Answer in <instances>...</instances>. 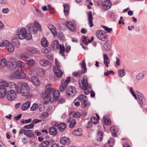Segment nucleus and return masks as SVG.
Wrapping results in <instances>:
<instances>
[{
	"instance_id": "obj_1",
	"label": "nucleus",
	"mask_w": 147,
	"mask_h": 147,
	"mask_svg": "<svg viewBox=\"0 0 147 147\" xmlns=\"http://www.w3.org/2000/svg\"><path fill=\"white\" fill-rule=\"evenodd\" d=\"M79 82L80 88L82 89H84V93L87 95L90 94L91 91V86L88 83V78L87 76H84L81 82L79 81Z\"/></svg>"
},
{
	"instance_id": "obj_2",
	"label": "nucleus",
	"mask_w": 147,
	"mask_h": 147,
	"mask_svg": "<svg viewBox=\"0 0 147 147\" xmlns=\"http://www.w3.org/2000/svg\"><path fill=\"white\" fill-rule=\"evenodd\" d=\"M27 29L29 31L28 34H35L38 31H41V27L40 24L37 21H35L34 24L29 23L27 26Z\"/></svg>"
},
{
	"instance_id": "obj_3",
	"label": "nucleus",
	"mask_w": 147,
	"mask_h": 147,
	"mask_svg": "<svg viewBox=\"0 0 147 147\" xmlns=\"http://www.w3.org/2000/svg\"><path fill=\"white\" fill-rule=\"evenodd\" d=\"M16 34L18 35V38L21 40L26 39L27 40H30L32 38V34H28L26 29L24 28L17 30Z\"/></svg>"
},
{
	"instance_id": "obj_4",
	"label": "nucleus",
	"mask_w": 147,
	"mask_h": 147,
	"mask_svg": "<svg viewBox=\"0 0 147 147\" xmlns=\"http://www.w3.org/2000/svg\"><path fill=\"white\" fill-rule=\"evenodd\" d=\"M17 93H20L23 96H26L29 93L30 89L28 85L26 83H22L21 85V88L19 87Z\"/></svg>"
},
{
	"instance_id": "obj_5",
	"label": "nucleus",
	"mask_w": 147,
	"mask_h": 147,
	"mask_svg": "<svg viewBox=\"0 0 147 147\" xmlns=\"http://www.w3.org/2000/svg\"><path fill=\"white\" fill-rule=\"evenodd\" d=\"M82 71L78 72H74L73 73V76L75 77H80L82 74H84L86 72L87 68L86 66V63L84 60H83L82 61L81 65Z\"/></svg>"
},
{
	"instance_id": "obj_6",
	"label": "nucleus",
	"mask_w": 147,
	"mask_h": 147,
	"mask_svg": "<svg viewBox=\"0 0 147 147\" xmlns=\"http://www.w3.org/2000/svg\"><path fill=\"white\" fill-rule=\"evenodd\" d=\"M70 77H67L66 80H64V79L61 80V86L59 87V90L61 92H63L65 89L67 84L70 82Z\"/></svg>"
},
{
	"instance_id": "obj_7",
	"label": "nucleus",
	"mask_w": 147,
	"mask_h": 147,
	"mask_svg": "<svg viewBox=\"0 0 147 147\" xmlns=\"http://www.w3.org/2000/svg\"><path fill=\"white\" fill-rule=\"evenodd\" d=\"M26 74L22 71L19 70L15 71L11 75L12 78L18 79H23L25 78Z\"/></svg>"
},
{
	"instance_id": "obj_8",
	"label": "nucleus",
	"mask_w": 147,
	"mask_h": 147,
	"mask_svg": "<svg viewBox=\"0 0 147 147\" xmlns=\"http://www.w3.org/2000/svg\"><path fill=\"white\" fill-rule=\"evenodd\" d=\"M96 34L97 37L100 40L105 41L106 38L105 32L103 30H100L97 31Z\"/></svg>"
},
{
	"instance_id": "obj_9",
	"label": "nucleus",
	"mask_w": 147,
	"mask_h": 147,
	"mask_svg": "<svg viewBox=\"0 0 147 147\" xmlns=\"http://www.w3.org/2000/svg\"><path fill=\"white\" fill-rule=\"evenodd\" d=\"M50 90H46L44 93H42L41 95V97L44 98V100H45L46 102L50 100L51 101H52L51 100L52 98H51V95L52 92H50Z\"/></svg>"
},
{
	"instance_id": "obj_10",
	"label": "nucleus",
	"mask_w": 147,
	"mask_h": 147,
	"mask_svg": "<svg viewBox=\"0 0 147 147\" xmlns=\"http://www.w3.org/2000/svg\"><path fill=\"white\" fill-rule=\"evenodd\" d=\"M66 94L71 97H73L76 94V90L75 88L72 86H68L66 91Z\"/></svg>"
},
{
	"instance_id": "obj_11",
	"label": "nucleus",
	"mask_w": 147,
	"mask_h": 147,
	"mask_svg": "<svg viewBox=\"0 0 147 147\" xmlns=\"http://www.w3.org/2000/svg\"><path fill=\"white\" fill-rule=\"evenodd\" d=\"M17 97L16 93L13 90H9L7 94V99L10 101L14 100Z\"/></svg>"
},
{
	"instance_id": "obj_12",
	"label": "nucleus",
	"mask_w": 147,
	"mask_h": 147,
	"mask_svg": "<svg viewBox=\"0 0 147 147\" xmlns=\"http://www.w3.org/2000/svg\"><path fill=\"white\" fill-rule=\"evenodd\" d=\"M60 142L63 145L67 146L70 144V140L68 137L64 136L61 138Z\"/></svg>"
},
{
	"instance_id": "obj_13",
	"label": "nucleus",
	"mask_w": 147,
	"mask_h": 147,
	"mask_svg": "<svg viewBox=\"0 0 147 147\" xmlns=\"http://www.w3.org/2000/svg\"><path fill=\"white\" fill-rule=\"evenodd\" d=\"M87 14L88 24L90 27H92L94 26L92 22L93 17L92 16V12L91 11H88L87 12Z\"/></svg>"
},
{
	"instance_id": "obj_14",
	"label": "nucleus",
	"mask_w": 147,
	"mask_h": 147,
	"mask_svg": "<svg viewBox=\"0 0 147 147\" xmlns=\"http://www.w3.org/2000/svg\"><path fill=\"white\" fill-rule=\"evenodd\" d=\"M53 71L54 74L56 77L58 78H61L62 75V72L59 67H54Z\"/></svg>"
},
{
	"instance_id": "obj_15",
	"label": "nucleus",
	"mask_w": 147,
	"mask_h": 147,
	"mask_svg": "<svg viewBox=\"0 0 147 147\" xmlns=\"http://www.w3.org/2000/svg\"><path fill=\"white\" fill-rule=\"evenodd\" d=\"M26 49L28 52L32 54H36L39 53V50L34 47H27Z\"/></svg>"
},
{
	"instance_id": "obj_16",
	"label": "nucleus",
	"mask_w": 147,
	"mask_h": 147,
	"mask_svg": "<svg viewBox=\"0 0 147 147\" xmlns=\"http://www.w3.org/2000/svg\"><path fill=\"white\" fill-rule=\"evenodd\" d=\"M66 26L70 30L75 32L76 31L75 26L71 22H66L65 23Z\"/></svg>"
},
{
	"instance_id": "obj_17",
	"label": "nucleus",
	"mask_w": 147,
	"mask_h": 147,
	"mask_svg": "<svg viewBox=\"0 0 147 147\" xmlns=\"http://www.w3.org/2000/svg\"><path fill=\"white\" fill-rule=\"evenodd\" d=\"M48 28L52 33L54 37L57 35L56 30L55 27L53 25L49 24Z\"/></svg>"
},
{
	"instance_id": "obj_18",
	"label": "nucleus",
	"mask_w": 147,
	"mask_h": 147,
	"mask_svg": "<svg viewBox=\"0 0 147 147\" xmlns=\"http://www.w3.org/2000/svg\"><path fill=\"white\" fill-rule=\"evenodd\" d=\"M111 5V2L109 0H107L105 1V4L103 5V7L105 10L109 9Z\"/></svg>"
},
{
	"instance_id": "obj_19",
	"label": "nucleus",
	"mask_w": 147,
	"mask_h": 147,
	"mask_svg": "<svg viewBox=\"0 0 147 147\" xmlns=\"http://www.w3.org/2000/svg\"><path fill=\"white\" fill-rule=\"evenodd\" d=\"M8 51L9 53L13 52L14 50V49L13 45L8 41L7 45L5 47Z\"/></svg>"
},
{
	"instance_id": "obj_20",
	"label": "nucleus",
	"mask_w": 147,
	"mask_h": 147,
	"mask_svg": "<svg viewBox=\"0 0 147 147\" xmlns=\"http://www.w3.org/2000/svg\"><path fill=\"white\" fill-rule=\"evenodd\" d=\"M104 63L107 67H109L108 65L110 63V59L107 55L106 54H103Z\"/></svg>"
},
{
	"instance_id": "obj_21",
	"label": "nucleus",
	"mask_w": 147,
	"mask_h": 147,
	"mask_svg": "<svg viewBox=\"0 0 147 147\" xmlns=\"http://www.w3.org/2000/svg\"><path fill=\"white\" fill-rule=\"evenodd\" d=\"M7 90L2 86H0V97L3 98L5 96V93Z\"/></svg>"
},
{
	"instance_id": "obj_22",
	"label": "nucleus",
	"mask_w": 147,
	"mask_h": 147,
	"mask_svg": "<svg viewBox=\"0 0 147 147\" xmlns=\"http://www.w3.org/2000/svg\"><path fill=\"white\" fill-rule=\"evenodd\" d=\"M52 94L53 95L52 99H53L54 100H56L60 96L59 92L58 90H53Z\"/></svg>"
},
{
	"instance_id": "obj_23",
	"label": "nucleus",
	"mask_w": 147,
	"mask_h": 147,
	"mask_svg": "<svg viewBox=\"0 0 147 147\" xmlns=\"http://www.w3.org/2000/svg\"><path fill=\"white\" fill-rule=\"evenodd\" d=\"M50 134L53 136L56 135L57 133V130L56 128L54 127H51L49 129Z\"/></svg>"
},
{
	"instance_id": "obj_24",
	"label": "nucleus",
	"mask_w": 147,
	"mask_h": 147,
	"mask_svg": "<svg viewBox=\"0 0 147 147\" xmlns=\"http://www.w3.org/2000/svg\"><path fill=\"white\" fill-rule=\"evenodd\" d=\"M50 63L48 60L41 59L39 61L40 64L42 66L45 67L48 65Z\"/></svg>"
},
{
	"instance_id": "obj_25",
	"label": "nucleus",
	"mask_w": 147,
	"mask_h": 147,
	"mask_svg": "<svg viewBox=\"0 0 147 147\" xmlns=\"http://www.w3.org/2000/svg\"><path fill=\"white\" fill-rule=\"evenodd\" d=\"M69 4H65L63 5L64 12L66 16L67 15L69 12L70 7Z\"/></svg>"
},
{
	"instance_id": "obj_26",
	"label": "nucleus",
	"mask_w": 147,
	"mask_h": 147,
	"mask_svg": "<svg viewBox=\"0 0 147 147\" xmlns=\"http://www.w3.org/2000/svg\"><path fill=\"white\" fill-rule=\"evenodd\" d=\"M58 127L59 131L63 132L66 128V125L64 123H61L58 125Z\"/></svg>"
},
{
	"instance_id": "obj_27",
	"label": "nucleus",
	"mask_w": 147,
	"mask_h": 147,
	"mask_svg": "<svg viewBox=\"0 0 147 147\" xmlns=\"http://www.w3.org/2000/svg\"><path fill=\"white\" fill-rule=\"evenodd\" d=\"M59 49H60L59 54L60 55L65 57V55L64 54L65 51V48L64 45H60Z\"/></svg>"
},
{
	"instance_id": "obj_28",
	"label": "nucleus",
	"mask_w": 147,
	"mask_h": 147,
	"mask_svg": "<svg viewBox=\"0 0 147 147\" xmlns=\"http://www.w3.org/2000/svg\"><path fill=\"white\" fill-rule=\"evenodd\" d=\"M78 98L81 102H86L88 101V99L86 96L83 94H81L78 97Z\"/></svg>"
},
{
	"instance_id": "obj_29",
	"label": "nucleus",
	"mask_w": 147,
	"mask_h": 147,
	"mask_svg": "<svg viewBox=\"0 0 147 147\" xmlns=\"http://www.w3.org/2000/svg\"><path fill=\"white\" fill-rule=\"evenodd\" d=\"M8 86L10 88L14 89L17 92L19 89V86L17 85L16 84L13 82H10L8 83Z\"/></svg>"
},
{
	"instance_id": "obj_30",
	"label": "nucleus",
	"mask_w": 147,
	"mask_h": 147,
	"mask_svg": "<svg viewBox=\"0 0 147 147\" xmlns=\"http://www.w3.org/2000/svg\"><path fill=\"white\" fill-rule=\"evenodd\" d=\"M30 102L28 101L24 103L21 107L22 110H26L28 109L30 107Z\"/></svg>"
},
{
	"instance_id": "obj_31",
	"label": "nucleus",
	"mask_w": 147,
	"mask_h": 147,
	"mask_svg": "<svg viewBox=\"0 0 147 147\" xmlns=\"http://www.w3.org/2000/svg\"><path fill=\"white\" fill-rule=\"evenodd\" d=\"M73 134L75 136L81 135L82 133V131L81 128H79L73 132Z\"/></svg>"
},
{
	"instance_id": "obj_32",
	"label": "nucleus",
	"mask_w": 147,
	"mask_h": 147,
	"mask_svg": "<svg viewBox=\"0 0 147 147\" xmlns=\"http://www.w3.org/2000/svg\"><path fill=\"white\" fill-rule=\"evenodd\" d=\"M59 42L56 40L53 42L51 46L54 50H56L59 49Z\"/></svg>"
},
{
	"instance_id": "obj_33",
	"label": "nucleus",
	"mask_w": 147,
	"mask_h": 147,
	"mask_svg": "<svg viewBox=\"0 0 147 147\" xmlns=\"http://www.w3.org/2000/svg\"><path fill=\"white\" fill-rule=\"evenodd\" d=\"M17 65L18 67L21 69L22 71L24 70V67L25 65L24 63L20 61H18L17 62Z\"/></svg>"
},
{
	"instance_id": "obj_34",
	"label": "nucleus",
	"mask_w": 147,
	"mask_h": 147,
	"mask_svg": "<svg viewBox=\"0 0 147 147\" xmlns=\"http://www.w3.org/2000/svg\"><path fill=\"white\" fill-rule=\"evenodd\" d=\"M24 135L29 138H32L34 137V133L30 130L26 131L24 132Z\"/></svg>"
},
{
	"instance_id": "obj_35",
	"label": "nucleus",
	"mask_w": 147,
	"mask_h": 147,
	"mask_svg": "<svg viewBox=\"0 0 147 147\" xmlns=\"http://www.w3.org/2000/svg\"><path fill=\"white\" fill-rule=\"evenodd\" d=\"M7 64V60L4 58L2 59L0 61V68H2Z\"/></svg>"
},
{
	"instance_id": "obj_36",
	"label": "nucleus",
	"mask_w": 147,
	"mask_h": 147,
	"mask_svg": "<svg viewBox=\"0 0 147 147\" xmlns=\"http://www.w3.org/2000/svg\"><path fill=\"white\" fill-rule=\"evenodd\" d=\"M17 66V63H7V67L9 69H14Z\"/></svg>"
},
{
	"instance_id": "obj_37",
	"label": "nucleus",
	"mask_w": 147,
	"mask_h": 147,
	"mask_svg": "<svg viewBox=\"0 0 147 147\" xmlns=\"http://www.w3.org/2000/svg\"><path fill=\"white\" fill-rule=\"evenodd\" d=\"M41 45L44 47H47L48 45V42L45 38H43L41 40Z\"/></svg>"
},
{
	"instance_id": "obj_38",
	"label": "nucleus",
	"mask_w": 147,
	"mask_h": 147,
	"mask_svg": "<svg viewBox=\"0 0 147 147\" xmlns=\"http://www.w3.org/2000/svg\"><path fill=\"white\" fill-rule=\"evenodd\" d=\"M109 43L108 41H107L105 42L104 45V49L107 51H109L111 50L109 46Z\"/></svg>"
},
{
	"instance_id": "obj_39",
	"label": "nucleus",
	"mask_w": 147,
	"mask_h": 147,
	"mask_svg": "<svg viewBox=\"0 0 147 147\" xmlns=\"http://www.w3.org/2000/svg\"><path fill=\"white\" fill-rule=\"evenodd\" d=\"M26 64L29 66H34L35 65V62L33 59H30L27 60Z\"/></svg>"
},
{
	"instance_id": "obj_40",
	"label": "nucleus",
	"mask_w": 147,
	"mask_h": 147,
	"mask_svg": "<svg viewBox=\"0 0 147 147\" xmlns=\"http://www.w3.org/2000/svg\"><path fill=\"white\" fill-rule=\"evenodd\" d=\"M12 42L16 47H18L19 46V42L17 38H13L12 40Z\"/></svg>"
},
{
	"instance_id": "obj_41",
	"label": "nucleus",
	"mask_w": 147,
	"mask_h": 147,
	"mask_svg": "<svg viewBox=\"0 0 147 147\" xmlns=\"http://www.w3.org/2000/svg\"><path fill=\"white\" fill-rule=\"evenodd\" d=\"M118 72L119 75L120 77H123L125 74V70L124 69H119Z\"/></svg>"
},
{
	"instance_id": "obj_42",
	"label": "nucleus",
	"mask_w": 147,
	"mask_h": 147,
	"mask_svg": "<svg viewBox=\"0 0 147 147\" xmlns=\"http://www.w3.org/2000/svg\"><path fill=\"white\" fill-rule=\"evenodd\" d=\"M69 127L70 128H73L75 126L76 123V120H69Z\"/></svg>"
},
{
	"instance_id": "obj_43",
	"label": "nucleus",
	"mask_w": 147,
	"mask_h": 147,
	"mask_svg": "<svg viewBox=\"0 0 147 147\" xmlns=\"http://www.w3.org/2000/svg\"><path fill=\"white\" fill-rule=\"evenodd\" d=\"M138 98L140 101L143 104L146 103V99L142 94L138 95Z\"/></svg>"
},
{
	"instance_id": "obj_44",
	"label": "nucleus",
	"mask_w": 147,
	"mask_h": 147,
	"mask_svg": "<svg viewBox=\"0 0 147 147\" xmlns=\"http://www.w3.org/2000/svg\"><path fill=\"white\" fill-rule=\"evenodd\" d=\"M97 134L98 136H97V140L98 141L100 142L102 139L103 134L100 131H98Z\"/></svg>"
},
{
	"instance_id": "obj_45",
	"label": "nucleus",
	"mask_w": 147,
	"mask_h": 147,
	"mask_svg": "<svg viewBox=\"0 0 147 147\" xmlns=\"http://www.w3.org/2000/svg\"><path fill=\"white\" fill-rule=\"evenodd\" d=\"M49 142L48 141H45L42 142L40 145V147H47L49 145Z\"/></svg>"
},
{
	"instance_id": "obj_46",
	"label": "nucleus",
	"mask_w": 147,
	"mask_h": 147,
	"mask_svg": "<svg viewBox=\"0 0 147 147\" xmlns=\"http://www.w3.org/2000/svg\"><path fill=\"white\" fill-rule=\"evenodd\" d=\"M17 63L16 59L13 57H11L9 59L7 63Z\"/></svg>"
},
{
	"instance_id": "obj_47",
	"label": "nucleus",
	"mask_w": 147,
	"mask_h": 147,
	"mask_svg": "<svg viewBox=\"0 0 147 147\" xmlns=\"http://www.w3.org/2000/svg\"><path fill=\"white\" fill-rule=\"evenodd\" d=\"M49 115V113L47 112H45L42 113L40 115L41 118L45 119Z\"/></svg>"
},
{
	"instance_id": "obj_48",
	"label": "nucleus",
	"mask_w": 147,
	"mask_h": 147,
	"mask_svg": "<svg viewBox=\"0 0 147 147\" xmlns=\"http://www.w3.org/2000/svg\"><path fill=\"white\" fill-rule=\"evenodd\" d=\"M46 91L48 90H49L50 92H52L53 91V89L51 87V84H48L46 86Z\"/></svg>"
},
{
	"instance_id": "obj_49",
	"label": "nucleus",
	"mask_w": 147,
	"mask_h": 147,
	"mask_svg": "<svg viewBox=\"0 0 147 147\" xmlns=\"http://www.w3.org/2000/svg\"><path fill=\"white\" fill-rule=\"evenodd\" d=\"M86 38L85 36H83L82 37V44H84L86 45H88V42L86 41Z\"/></svg>"
},
{
	"instance_id": "obj_50",
	"label": "nucleus",
	"mask_w": 147,
	"mask_h": 147,
	"mask_svg": "<svg viewBox=\"0 0 147 147\" xmlns=\"http://www.w3.org/2000/svg\"><path fill=\"white\" fill-rule=\"evenodd\" d=\"M46 47H44V48L42 49V53L47 54L49 53L50 50L49 49H47Z\"/></svg>"
},
{
	"instance_id": "obj_51",
	"label": "nucleus",
	"mask_w": 147,
	"mask_h": 147,
	"mask_svg": "<svg viewBox=\"0 0 147 147\" xmlns=\"http://www.w3.org/2000/svg\"><path fill=\"white\" fill-rule=\"evenodd\" d=\"M8 41L7 40H3L2 43L0 44V46L1 47H5L7 45Z\"/></svg>"
},
{
	"instance_id": "obj_52",
	"label": "nucleus",
	"mask_w": 147,
	"mask_h": 147,
	"mask_svg": "<svg viewBox=\"0 0 147 147\" xmlns=\"http://www.w3.org/2000/svg\"><path fill=\"white\" fill-rule=\"evenodd\" d=\"M38 107V105L36 103L34 104L31 107V110L32 111H34L36 110Z\"/></svg>"
},
{
	"instance_id": "obj_53",
	"label": "nucleus",
	"mask_w": 147,
	"mask_h": 147,
	"mask_svg": "<svg viewBox=\"0 0 147 147\" xmlns=\"http://www.w3.org/2000/svg\"><path fill=\"white\" fill-rule=\"evenodd\" d=\"M114 143V140L111 138L109 139L108 141V144L110 146H112Z\"/></svg>"
},
{
	"instance_id": "obj_54",
	"label": "nucleus",
	"mask_w": 147,
	"mask_h": 147,
	"mask_svg": "<svg viewBox=\"0 0 147 147\" xmlns=\"http://www.w3.org/2000/svg\"><path fill=\"white\" fill-rule=\"evenodd\" d=\"M102 27L104 28L105 31L107 32L110 33L112 30V28H109L104 26H102Z\"/></svg>"
},
{
	"instance_id": "obj_55",
	"label": "nucleus",
	"mask_w": 147,
	"mask_h": 147,
	"mask_svg": "<svg viewBox=\"0 0 147 147\" xmlns=\"http://www.w3.org/2000/svg\"><path fill=\"white\" fill-rule=\"evenodd\" d=\"M144 77V76L141 72L138 74L136 76V78L138 80L141 79Z\"/></svg>"
},
{
	"instance_id": "obj_56",
	"label": "nucleus",
	"mask_w": 147,
	"mask_h": 147,
	"mask_svg": "<svg viewBox=\"0 0 147 147\" xmlns=\"http://www.w3.org/2000/svg\"><path fill=\"white\" fill-rule=\"evenodd\" d=\"M0 86H3L4 88H6V87H8V84L6 81H3Z\"/></svg>"
},
{
	"instance_id": "obj_57",
	"label": "nucleus",
	"mask_w": 147,
	"mask_h": 147,
	"mask_svg": "<svg viewBox=\"0 0 147 147\" xmlns=\"http://www.w3.org/2000/svg\"><path fill=\"white\" fill-rule=\"evenodd\" d=\"M80 116V114L79 112L75 113L73 115V117L75 118H78Z\"/></svg>"
},
{
	"instance_id": "obj_58",
	"label": "nucleus",
	"mask_w": 147,
	"mask_h": 147,
	"mask_svg": "<svg viewBox=\"0 0 147 147\" xmlns=\"http://www.w3.org/2000/svg\"><path fill=\"white\" fill-rule=\"evenodd\" d=\"M103 121L104 124L106 125H109L111 123L110 120H103Z\"/></svg>"
},
{
	"instance_id": "obj_59",
	"label": "nucleus",
	"mask_w": 147,
	"mask_h": 147,
	"mask_svg": "<svg viewBox=\"0 0 147 147\" xmlns=\"http://www.w3.org/2000/svg\"><path fill=\"white\" fill-rule=\"evenodd\" d=\"M111 74H114V72L112 70H110V71H107V72L104 73V75L108 76Z\"/></svg>"
},
{
	"instance_id": "obj_60",
	"label": "nucleus",
	"mask_w": 147,
	"mask_h": 147,
	"mask_svg": "<svg viewBox=\"0 0 147 147\" xmlns=\"http://www.w3.org/2000/svg\"><path fill=\"white\" fill-rule=\"evenodd\" d=\"M34 127V125L33 124H29L28 125H25L24 126V127L27 129H31L32 128Z\"/></svg>"
},
{
	"instance_id": "obj_61",
	"label": "nucleus",
	"mask_w": 147,
	"mask_h": 147,
	"mask_svg": "<svg viewBox=\"0 0 147 147\" xmlns=\"http://www.w3.org/2000/svg\"><path fill=\"white\" fill-rule=\"evenodd\" d=\"M21 58H24L26 59H28L29 57L27 55L24 53H21L20 55Z\"/></svg>"
},
{
	"instance_id": "obj_62",
	"label": "nucleus",
	"mask_w": 147,
	"mask_h": 147,
	"mask_svg": "<svg viewBox=\"0 0 147 147\" xmlns=\"http://www.w3.org/2000/svg\"><path fill=\"white\" fill-rule=\"evenodd\" d=\"M9 11V10L7 8H3L2 9V12L4 13H8Z\"/></svg>"
},
{
	"instance_id": "obj_63",
	"label": "nucleus",
	"mask_w": 147,
	"mask_h": 147,
	"mask_svg": "<svg viewBox=\"0 0 147 147\" xmlns=\"http://www.w3.org/2000/svg\"><path fill=\"white\" fill-rule=\"evenodd\" d=\"M116 64L117 66H119L120 65V60L117 57H116Z\"/></svg>"
},
{
	"instance_id": "obj_64",
	"label": "nucleus",
	"mask_w": 147,
	"mask_h": 147,
	"mask_svg": "<svg viewBox=\"0 0 147 147\" xmlns=\"http://www.w3.org/2000/svg\"><path fill=\"white\" fill-rule=\"evenodd\" d=\"M90 96L91 98H94L95 96V92L92 90V88L91 87V91L90 92Z\"/></svg>"
}]
</instances>
